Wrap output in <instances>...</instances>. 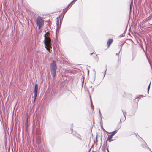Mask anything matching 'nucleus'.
Returning a JSON list of instances; mask_svg holds the SVG:
<instances>
[{
	"mask_svg": "<svg viewBox=\"0 0 152 152\" xmlns=\"http://www.w3.org/2000/svg\"><path fill=\"white\" fill-rule=\"evenodd\" d=\"M150 151H151V152H151V150L150 149Z\"/></svg>",
	"mask_w": 152,
	"mask_h": 152,
	"instance_id": "obj_26",
	"label": "nucleus"
},
{
	"mask_svg": "<svg viewBox=\"0 0 152 152\" xmlns=\"http://www.w3.org/2000/svg\"><path fill=\"white\" fill-rule=\"evenodd\" d=\"M99 114L100 115H101V112L100 111L99 109Z\"/></svg>",
	"mask_w": 152,
	"mask_h": 152,
	"instance_id": "obj_18",
	"label": "nucleus"
},
{
	"mask_svg": "<svg viewBox=\"0 0 152 152\" xmlns=\"http://www.w3.org/2000/svg\"><path fill=\"white\" fill-rule=\"evenodd\" d=\"M48 32L44 35V40L43 41L45 48L48 50Z\"/></svg>",
	"mask_w": 152,
	"mask_h": 152,
	"instance_id": "obj_3",
	"label": "nucleus"
},
{
	"mask_svg": "<svg viewBox=\"0 0 152 152\" xmlns=\"http://www.w3.org/2000/svg\"><path fill=\"white\" fill-rule=\"evenodd\" d=\"M49 21H48V27L49 26V27L50 28V29H51V30H52L53 29V27H52V28H51V25L52 24L50 22V23H49Z\"/></svg>",
	"mask_w": 152,
	"mask_h": 152,
	"instance_id": "obj_12",
	"label": "nucleus"
},
{
	"mask_svg": "<svg viewBox=\"0 0 152 152\" xmlns=\"http://www.w3.org/2000/svg\"><path fill=\"white\" fill-rule=\"evenodd\" d=\"M107 140H108L110 142L113 140L112 138H107Z\"/></svg>",
	"mask_w": 152,
	"mask_h": 152,
	"instance_id": "obj_14",
	"label": "nucleus"
},
{
	"mask_svg": "<svg viewBox=\"0 0 152 152\" xmlns=\"http://www.w3.org/2000/svg\"><path fill=\"white\" fill-rule=\"evenodd\" d=\"M77 0H73V1L69 4L67 6V9L66 10V11L67 10H68V8L69 7L70 5L73 2H75Z\"/></svg>",
	"mask_w": 152,
	"mask_h": 152,
	"instance_id": "obj_10",
	"label": "nucleus"
},
{
	"mask_svg": "<svg viewBox=\"0 0 152 152\" xmlns=\"http://www.w3.org/2000/svg\"><path fill=\"white\" fill-rule=\"evenodd\" d=\"M150 83L149 84V86H148V91L149 90V88H150Z\"/></svg>",
	"mask_w": 152,
	"mask_h": 152,
	"instance_id": "obj_16",
	"label": "nucleus"
},
{
	"mask_svg": "<svg viewBox=\"0 0 152 152\" xmlns=\"http://www.w3.org/2000/svg\"><path fill=\"white\" fill-rule=\"evenodd\" d=\"M106 69L105 71V72H104V76L106 74Z\"/></svg>",
	"mask_w": 152,
	"mask_h": 152,
	"instance_id": "obj_19",
	"label": "nucleus"
},
{
	"mask_svg": "<svg viewBox=\"0 0 152 152\" xmlns=\"http://www.w3.org/2000/svg\"><path fill=\"white\" fill-rule=\"evenodd\" d=\"M117 132V131L115 130L113 132H112L110 133L113 136Z\"/></svg>",
	"mask_w": 152,
	"mask_h": 152,
	"instance_id": "obj_9",
	"label": "nucleus"
},
{
	"mask_svg": "<svg viewBox=\"0 0 152 152\" xmlns=\"http://www.w3.org/2000/svg\"><path fill=\"white\" fill-rule=\"evenodd\" d=\"M92 53H90V55H91Z\"/></svg>",
	"mask_w": 152,
	"mask_h": 152,
	"instance_id": "obj_22",
	"label": "nucleus"
},
{
	"mask_svg": "<svg viewBox=\"0 0 152 152\" xmlns=\"http://www.w3.org/2000/svg\"><path fill=\"white\" fill-rule=\"evenodd\" d=\"M49 34H50V33H49V31H48V36H49ZM48 52H50V48H51V40L50 39L49 37H48Z\"/></svg>",
	"mask_w": 152,
	"mask_h": 152,
	"instance_id": "obj_4",
	"label": "nucleus"
},
{
	"mask_svg": "<svg viewBox=\"0 0 152 152\" xmlns=\"http://www.w3.org/2000/svg\"><path fill=\"white\" fill-rule=\"evenodd\" d=\"M44 20L40 16L38 17L36 20V24L38 26L39 28H40L43 25Z\"/></svg>",
	"mask_w": 152,
	"mask_h": 152,
	"instance_id": "obj_2",
	"label": "nucleus"
},
{
	"mask_svg": "<svg viewBox=\"0 0 152 152\" xmlns=\"http://www.w3.org/2000/svg\"><path fill=\"white\" fill-rule=\"evenodd\" d=\"M123 111V115H124V119L121 118V120H120V121H121V120L123 121H124L126 119L125 115H126V112H124L123 111Z\"/></svg>",
	"mask_w": 152,
	"mask_h": 152,
	"instance_id": "obj_7",
	"label": "nucleus"
},
{
	"mask_svg": "<svg viewBox=\"0 0 152 152\" xmlns=\"http://www.w3.org/2000/svg\"><path fill=\"white\" fill-rule=\"evenodd\" d=\"M92 102L91 101V104H92Z\"/></svg>",
	"mask_w": 152,
	"mask_h": 152,
	"instance_id": "obj_24",
	"label": "nucleus"
},
{
	"mask_svg": "<svg viewBox=\"0 0 152 152\" xmlns=\"http://www.w3.org/2000/svg\"><path fill=\"white\" fill-rule=\"evenodd\" d=\"M145 145L144 146L143 145V146L144 148H146V147H147L148 148V147L146 145V144L145 143Z\"/></svg>",
	"mask_w": 152,
	"mask_h": 152,
	"instance_id": "obj_15",
	"label": "nucleus"
},
{
	"mask_svg": "<svg viewBox=\"0 0 152 152\" xmlns=\"http://www.w3.org/2000/svg\"><path fill=\"white\" fill-rule=\"evenodd\" d=\"M38 88V85H37V84H35V86L34 91L37 92Z\"/></svg>",
	"mask_w": 152,
	"mask_h": 152,
	"instance_id": "obj_8",
	"label": "nucleus"
},
{
	"mask_svg": "<svg viewBox=\"0 0 152 152\" xmlns=\"http://www.w3.org/2000/svg\"><path fill=\"white\" fill-rule=\"evenodd\" d=\"M77 0H73V1L69 4L67 6V9L66 10V11L67 10H68V8L69 7L70 5L73 2H75Z\"/></svg>",
	"mask_w": 152,
	"mask_h": 152,
	"instance_id": "obj_11",
	"label": "nucleus"
},
{
	"mask_svg": "<svg viewBox=\"0 0 152 152\" xmlns=\"http://www.w3.org/2000/svg\"><path fill=\"white\" fill-rule=\"evenodd\" d=\"M116 55H118V53H116Z\"/></svg>",
	"mask_w": 152,
	"mask_h": 152,
	"instance_id": "obj_20",
	"label": "nucleus"
},
{
	"mask_svg": "<svg viewBox=\"0 0 152 152\" xmlns=\"http://www.w3.org/2000/svg\"><path fill=\"white\" fill-rule=\"evenodd\" d=\"M121 50V49L119 51V53H120V51Z\"/></svg>",
	"mask_w": 152,
	"mask_h": 152,
	"instance_id": "obj_23",
	"label": "nucleus"
},
{
	"mask_svg": "<svg viewBox=\"0 0 152 152\" xmlns=\"http://www.w3.org/2000/svg\"><path fill=\"white\" fill-rule=\"evenodd\" d=\"M48 30H49V31H50V30L49 29H48Z\"/></svg>",
	"mask_w": 152,
	"mask_h": 152,
	"instance_id": "obj_25",
	"label": "nucleus"
},
{
	"mask_svg": "<svg viewBox=\"0 0 152 152\" xmlns=\"http://www.w3.org/2000/svg\"><path fill=\"white\" fill-rule=\"evenodd\" d=\"M91 107L92 108H93V106H92V105H91Z\"/></svg>",
	"mask_w": 152,
	"mask_h": 152,
	"instance_id": "obj_21",
	"label": "nucleus"
},
{
	"mask_svg": "<svg viewBox=\"0 0 152 152\" xmlns=\"http://www.w3.org/2000/svg\"><path fill=\"white\" fill-rule=\"evenodd\" d=\"M113 41V40L112 39H109L107 42V44L108 47H109L110 45L112 43Z\"/></svg>",
	"mask_w": 152,
	"mask_h": 152,
	"instance_id": "obj_5",
	"label": "nucleus"
},
{
	"mask_svg": "<svg viewBox=\"0 0 152 152\" xmlns=\"http://www.w3.org/2000/svg\"><path fill=\"white\" fill-rule=\"evenodd\" d=\"M131 4H132V3H131L130 5V11H131V8H132Z\"/></svg>",
	"mask_w": 152,
	"mask_h": 152,
	"instance_id": "obj_17",
	"label": "nucleus"
},
{
	"mask_svg": "<svg viewBox=\"0 0 152 152\" xmlns=\"http://www.w3.org/2000/svg\"><path fill=\"white\" fill-rule=\"evenodd\" d=\"M37 92L34 91V100L33 101V102H34L35 101V100L36 99V97L37 96Z\"/></svg>",
	"mask_w": 152,
	"mask_h": 152,
	"instance_id": "obj_6",
	"label": "nucleus"
},
{
	"mask_svg": "<svg viewBox=\"0 0 152 152\" xmlns=\"http://www.w3.org/2000/svg\"><path fill=\"white\" fill-rule=\"evenodd\" d=\"M51 73L53 77H54L56 75L57 65L56 62L54 61H53L51 63L50 66Z\"/></svg>",
	"mask_w": 152,
	"mask_h": 152,
	"instance_id": "obj_1",
	"label": "nucleus"
},
{
	"mask_svg": "<svg viewBox=\"0 0 152 152\" xmlns=\"http://www.w3.org/2000/svg\"><path fill=\"white\" fill-rule=\"evenodd\" d=\"M108 138H112L113 137V136L111 134L110 135H108Z\"/></svg>",
	"mask_w": 152,
	"mask_h": 152,
	"instance_id": "obj_13",
	"label": "nucleus"
}]
</instances>
